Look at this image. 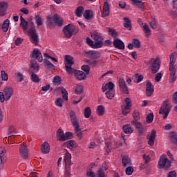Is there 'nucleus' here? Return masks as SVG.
Masks as SVG:
<instances>
[{
  "label": "nucleus",
  "instance_id": "obj_61",
  "mask_svg": "<svg viewBox=\"0 0 177 177\" xmlns=\"http://www.w3.org/2000/svg\"><path fill=\"white\" fill-rule=\"evenodd\" d=\"M64 160L66 164H68L71 161V154L70 153H66L64 157Z\"/></svg>",
  "mask_w": 177,
  "mask_h": 177
},
{
  "label": "nucleus",
  "instance_id": "obj_30",
  "mask_svg": "<svg viewBox=\"0 0 177 177\" xmlns=\"http://www.w3.org/2000/svg\"><path fill=\"white\" fill-rule=\"evenodd\" d=\"M169 139L171 143L174 145H177V133L172 131L169 133Z\"/></svg>",
  "mask_w": 177,
  "mask_h": 177
},
{
  "label": "nucleus",
  "instance_id": "obj_38",
  "mask_svg": "<svg viewBox=\"0 0 177 177\" xmlns=\"http://www.w3.org/2000/svg\"><path fill=\"white\" fill-rule=\"evenodd\" d=\"M82 12H84V7L83 6H79L75 10V16L77 17H82Z\"/></svg>",
  "mask_w": 177,
  "mask_h": 177
},
{
  "label": "nucleus",
  "instance_id": "obj_62",
  "mask_svg": "<svg viewBox=\"0 0 177 177\" xmlns=\"http://www.w3.org/2000/svg\"><path fill=\"white\" fill-rule=\"evenodd\" d=\"M143 160H145V164H149L150 162V156L144 154L143 155Z\"/></svg>",
  "mask_w": 177,
  "mask_h": 177
},
{
  "label": "nucleus",
  "instance_id": "obj_41",
  "mask_svg": "<svg viewBox=\"0 0 177 177\" xmlns=\"http://www.w3.org/2000/svg\"><path fill=\"white\" fill-rule=\"evenodd\" d=\"M30 79L32 82H35V84H37V82H39L41 80H39V77H38V75L35 74L34 73H32L30 75Z\"/></svg>",
  "mask_w": 177,
  "mask_h": 177
},
{
  "label": "nucleus",
  "instance_id": "obj_64",
  "mask_svg": "<svg viewBox=\"0 0 177 177\" xmlns=\"http://www.w3.org/2000/svg\"><path fill=\"white\" fill-rule=\"evenodd\" d=\"M167 177H176V171H171L168 173Z\"/></svg>",
  "mask_w": 177,
  "mask_h": 177
},
{
  "label": "nucleus",
  "instance_id": "obj_22",
  "mask_svg": "<svg viewBox=\"0 0 177 177\" xmlns=\"http://www.w3.org/2000/svg\"><path fill=\"white\" fill-rule=\"evenodd\" d=\"M6 10H8V3L5 1L0 2V16L1 17L5 16Z\"/></svg>",
  "mask_w": 177,
  "mask_h": 177
},
{
  "label": "nucleus",
  "instance_id": "obj_4",
  "mask_svg": "<svg viewBox=\"0 0 177 177\" xmlns=\"http://www.w3.org/2000/svg\"><path fill=\"white\" fill-rule=\"evenodd\" d=\"M172 162L167 158V155H162L158 161L159 168H162L165 171L171 168Z\"/></svg>",
  "mask_w": 177,
  "mask_h": 177
},
{
  "label": "nucleus",
  "instance_id": "obj_7",
  "mask_svg": "<svg viewBox=\"0 0 177 177\" xmlns=\"http://www.w3.org/2000/svg\"><path fill=\"white\" fill-rule=\"evenodd\" d=\"M91 38L96 41L94 43V49H99V48H102L103 46V37L99 32L95 31L91 34Z\"/></svg>",
  "mask_w": 177,
  "mask_h": 177
},
{
  "label": "nucleus",
  "instance_id": "obj_21",
  "mask_svg": "<svg viewBox=\"0 0 177 177\" xmlns=\"http://www.w3.org/2000/svg\"><path fill=\"white\" fill-rule=\"evenodd\" d=\"M6 149L3 147H0V161L4 164L6 162Z\"/></svg>",
  "mask_w": 177,
  "mask_h": 177
},
{
  "label": "nucleus",
  "instance_id": "obj_40",
  "mask_svg": "<svg viewBox=\"0 0 177 177\" xmlns=\"http://www.w3.org/2000/svg\"><path fill=\"white\" fill-rule=\"evenodd\" d=\"M15 133H16V128H15V127L12 125L9 126L8 129V135L10 136H14Z\"/></svg>",
  "mask_w": 177,
  "mask_h": 177
},
{
  "label": "nucleus",
  "instance_id": "obj_5",
  "mask_svg": "<svg viewBox=\"0 0 177 177\" xmlns=\"http://www.w3.org/2000/svg\"><path fill=\"white\" fill-rule=\"evenodd\" d=\"M56 136L57 140H59V142H65V140H68V139H71V138H73V133L66 132L64 134L63 129H59L57 131Z\"/></svg>",
  "mask_w": 177,
  "mask_h": 177
},
{
  "label": "nucleus",
  "instance_id": "obj_20",
  "mask_svg": "<svg viewBox=\"0 0 177 177\" xmlns=\"http://www.w3.org/2000/svg\"><path fill=\"white\" fill-rule=\"evenodd\" d=\"M30 64L31 66L29 69L30 73H38V71H39V64H38L35 60H32Z\"/></svg>",
  "mask_w": 177,
  "mask_h": 177
},
{
  "label": "nucleus",
  "instance_id": "obj_19",
  "mask_svg": "<svg viewBox=\"0 0 177 177\" xmlns=\"http://www.w3.org/2000/svg\"><path fill=\"white\" fill-rule=\"evenodd\" d=\"M154 93V86L150 82H147L146 95L147 96H151Z\"/></svg>",
  "mask_w": 177,
  "mask_h": 177
},
{
  "label": "nucleus",
  "instance_id": "obj_9",
  "mask_svg": "<svg viewBox=\"0 0 177 177\" xmlns=\"http://www.w3.org/2000/svg\"><path fill=\"white\" fill-rule=\"evenodd\" d=\"M171 112V105L168 103V101H165L162 104L159 111V114H162L164 120L168 117V114Z\"/></svg>",
  "mask_w": 177,
  "mask_h": 177
},
{
  "label": "nucleus",
  "instance_id": "obj_13",
  "mask_svg": "<svg viewBox=\"0 0 177 177\" xmlns=\"http://www.w3.org/2000/svg\"><path fill=\"white\" fill-rule=\"evenodd\" d=\"M19 152L24 160H26V158L28 157V149L26 145L21 144L19 147Z\"/></svg>",
  "mask_w": 177,
  "mask_h": 177
},
{
  "label": "nucleus",
  "instance_id": "obj_49",
  "mask_svg": "<svg viewBox=\"0 0 177 177\" xmlns=\"http://www.w3.org/2000/svg\"><path fill=\"white\" fill-rule=\"evenodd\" d=\"M91 114H92V111L90 107H86L84 109V117L85 118H89L91 117Z\"/></svg>",
  "mask_w": 177,
  "mask_h": 177
},
{
  "label": "nucleus",
  "instance_id": "obj_16",
  "mask_svg": "<svg viewBox=\"0 0 177 177\" xmlns=\"http://www.w3.org/2000/svg\"><path fill=\"white\" fill-rule=\"evenodd\" d=\"M113 45L116 49H120L121 50L125 49V44L120 39H115L113 42Z\"/></svg>",
  "mask_w": 177,
  "mask_h": 177
},
{
  "label": "nucleus",
  "instance_id": "obj_35",
  "mask_svg": "<svg viewBox=\"0 0 177 177\" xmlns=\"http://www.w3.org/2000/svg\"><path fill=\"white\" fill-rule=\"evenodd\" d=\"M123 131L124 133H132L133 128L130 124H126L123 126Z\"/></svg>",
  "mask_w": 177,
  "mask_h": 177
},
{
  "label": "nucleus",
  "instance_id": "obj_15",
  "mask_svg": "<svg viewBox=\"0 0 177 177\" xmlns=\"http://www.w3.org/2000/svg\"><path fill=\"white\" fill-rule=\"evenodd\" d=\"M69 115L73 127H77L80 125V123L78 122V118H77V115H75V112L74 111H71Z\"/></svg>",
  "mask_w": 177,
  "mask_h": 177
},
{
  "label": "nucleus",
  "instance_id": "obj_18",
  "mask_svg": "<svg viewBox=\"0 0 177 177\" xmlns=\"http://www.w3.org/2000/svg\"><path fill=\"white\" fill-rule=\"evenodd\" d=\"M110 15V5H109V2L105 1L104 3V7L102 9V17H107Z\"/></svg>",
  "mask_w": 177,
  "mask_h": 177
},
{
  "label": "nucleus",
  "instance_id": "obj_23",
  "mask_svg": "<svg viewBox=\"0 0 177 177\" xmlns=\"http://www.w3.org/2000/svg\"><path fill=\"white\" fill-rule=\"evenodd\" d=\"M131 125H133V127H136V128H137V129H138V132L140 133V135H142L143 134V126L142 125V124L139 122H138V120H132L131 122Z\"/></svg>",
  "mask_w": 177,
  "mask_h": 177
},
{
  "label": "nucleus",
  "instance_id": "obj_42",
  "mask_svg": "<svg viewBox=\"0 0 177 177\" xmlns=\"http://www.w3.org/2000/svg\"><path fill=\"white\" fill-rule=\"evenodd\" d=\"M107 99L111 100L113 97H114V95H115V91L114 90L108 91L105 93Z\"/></svg>",
  "mask_w": 177,
  "mask_h": 177
},
{
  "label": "nucleus",
  "instance_id": "obj_47",
  "mask_svg": "<svg viewBox=\"0 0 177 177\" xmlns=\"http://www.w3.org/2000/svg\"><path fill=\"white\" fill-rule=\"evenodd\" d=\"M67 147L71 150H73V149L77 147V143H75V141L74 140H71L67 143Z\"/></svg>",
  "mask_w": 177,
  "mask_h": 177
},
{
  "label": "nucleus",
  "instance_id": "obj_56",
  "mask_svg": "<svg viewBox=\"0 0 177 177\" xmlns=\"http://www.w3.org/2000/svg\"><path fill=\"white\" fill-rule=\"evenodd\" d=\"M1 80L2 81H8L9 80V75L5 71H1Z\"/></svg>",
  "mask_w": 177,
  "mask_h": 177
},
{
  "label": "nucleus",
  "instance_id": "obj_14",
  "mask_svg": "<svg viewBox=\"0 0 177 177\" xmlns=\"http://www.w3.org/2000/svg\"><path fill=\"white\" fill-rule=\"evenodd\" d=\"M73 73H74L75 77L79 81H82V80H85V78H86V73L82 71L74 69Z\"/></svg>",
  "mask_w": 177,
  "mask_h": 177
},
{
  "label": "nucleus",
  "instance_id": "obj_37",
  "mask_svg": "<svg viewBox=\"0 0 177 177\" xmlns=\"http://www.w3.org/2000/svg\"><path fill=\"white\" fill-rule=\"evenodd\" d=\"M75 128V132L77 138L81 139L82 138V132L81 131V128L80 127V124L77 126L73 127Z\"/></svg>",
  "mask_w": 177,
  "mask_h": 177
},
{
  "label": "nucleus",
  "instance_id": "obj_44",
  "mask_svg": "<svg viewBox=\"0 0 177 177\" xmlns=\"http://www.w3.org/2000/svg\"><path fill=\"white\" fill-rule=\"evenodd\" d=\"M141 81H143V76L142 75H139L138 73L134 75V82H136V84H139V82H141Z\"/></svg>",
  "mask_w": 177,
  "mask_h": 177
},
{
  "label": "nucleus",
  "instance_id": "obj_31",
  "mask_svg": "<svg viewBox=\"0 0 177 177\" xmlns=\"http://www.w3.org/2000/svg\"><path fill=\"white\" fill-rule=\"evenodd\" d=\"M135 6H138L140 10H145V3L142 2V0H131Z\"/></svg>",
  "mask_w": 177,
  "mask_h": 177
},
{
  "label": "nucleus",
  "instance_id": "obj_33",
  "mask_svg": "<svg viewBox=\"0 0 177 177\" xmlns=\"http://www.w3.org/2000/svg\"><path fill=\"white\" fill-rule=\"evenodd\" d=\"M9 24H10V21H9V19H6L3 21L1 26L3 32H8V30H9Z\"/></svg>",
  "mask_w": 177,
  "mask_h": 177
},
{
  "label": "nucleus",
  "instance_id": "obj_59",
  "mask_svg": "<svg viewBox=\"0 0 177 177\" xmlns=\"http://www.w3.org/2000/svg\"><path fill=\"white\" fill-rule=\"evenodd\" d=\"M97 175L98 177H106V173L103 169H99Z\"/></svg>",
  "mask_w": 177,
  "mask_h": 177
},
{
  "label": "nucleus",
  "instance_id": "obj_54",
  "mask_svg": "<svg viewBox=\"0 0 177 177\" xmlns=\"http://www.w3.org/2000/svg\"><path fill=\"white\" fill-rule=\"evenodd\" d=\"M124 102L126 103V106H124V109L126 110H129L131 109V99L129 97H126L124 100Z\"/></svg>",
  "mask_w": 177,
  "mask_h": 177
},
{
  "label": "nucleus",
  "instance_id": "obj_32",
  "mask_svg": "<svg viewBox=\"0 0 177 177\" xmlns=\"http://www.w3.org/2000/svg\"><path fill=\"white\" fill-rule=\"evenodd\" d=\"M122 162L124 167H130V165H132V163L131 162V159L128 156H124L122 158Z\"/></svg>",
  "mask_w": 177,
  "mask_h": 177
},
{
  "label": "nucleus",
  "instance_id": "obj_63",
  "mask_svg": "<svg viewBox=\"0 0 177 177\" xmlns=\"http://www.w3.org/2000/svg\"><path fill=\"white\" fill-rule=\"evenodd\" d=\"M133 172V168H132V167L129 166L126 169V174H127V175H132Z\"/></svg>",
  "mask_w": 177,
  "mask_h": 177
},
{
  "label": "nucleus",
  "instance_id": "obj_46",
  "mask_svg": "<svg viewBox=\"0 0 177 177\" xmlns=\"http://www.w3.org/2000/svg\"><path fill=\"white\" fill-rule=\"evenodd\" d=\"M44 66L48 68H53V67H55V65H53V64H52V62L48 59L44 60Z\"/></svg>",
  "mask_w": 177,
  "mask_h": 177
},
{
  "label": "nucleus",
  "instance_id": "obj_52",
  "mask_svg": "<svg viewBox=\"0 0 177 177\" xmlns=\"http://www.w3.org/2000/svg\"><path fill=\"white\" fill-rule=\"evenodd\" d=\"M60 82H62V79L59 76H55L53 78V85H60Z\"/></svg>",
  "mask_w": 177,
  "mask_h": 177
},
{
  "label": "nucleus",
  "instance_id": "obj_27",
  "mask_svg": "<svg viewBox=\"0 0 177 177\" xmlns=\"http://www.w3.org/2000/svg\"><path fill=\"white\" fill-rule=\"evenodd\" d=\"M123 20H124V24H123L124 27L127 30H129V31H131V30H132V24H131V19H129V18L128 17H124Z\"/></svg>",
  "mask_w": 177,
  "mask_h": 177
},
{
  "label": "nucleus",
  "instance_id": "obj_57",
  "mask_svg": "<svg viewBox=\"0 0 177 177\" xmlns=\"http://www.w3.org/2000/svg\"><path fill=\"white\" fill-rule=\"evenodd\" d=\"M20 27L23 28L24 31H27L28 28V22H27V21H26L25 22H21Z\"/></svg>",
  "mask_w": 177,
  "mask_h": 177
},
{
  "label": "nucleus",
  "instance_id": "obj_45",
  "mask_svg": "<svg viewBox=\"0 0 177 177\" xmlns=\"http://www.w3.org/2000/svg\"><path fill=\"white\" fill-rule=\"evenodd\" d=\"M82 91H84V86H82V85L77 84L75 86V92L77 95H81V93H82Z\"/></svg>",
  "mask_w": 177,
  "mask_h": 177
},
{
  "label": "nucleus",
  "instance_id": "obj_25",
  "mask_svg": "<svg viewBox=\"0 0 177 177\" xmlns=\"http://www.w3.org/2000/svg\"><path fill=\"white\" fill-rule=\"evenodd\" d=\"M156 130H152L150 136L148 138V145L154 146V140H156Z\"/></svg>",
  "mask_w": 177,
  "mask_h": 177
},
{
  "label": "nucleus",
  "instance_id": "obj_10",
  "mask_svg": "<svg viewBox=\"0 0 177 177\" xmlns=\"http://www.w3.org/2000/svg\"><path fill=\"white\" fill-rule=\"evenodd\" d=\"M118 84L120 92L124 93V95H128L129 93V91L128 90V86H127V83H125L124 78L120 77L118 80Z\"/></svg>",
  "mask_w": 177,
  "mask_h": 177
},
{
  "label": "nucleus",
  "instance_id": "obj_50",
  "mask_svg": "<svg viewBox=\"0 0 177 177\" xmlns=\"http://www.w3.org/2000/svg\"><path fill=\"white\" fill-rule=\"evenodd\" d=\"M132 44L133 45L134 48H137L138 49H139V48H140V46H141L140 41H139V39H133Z\"/></svg>",
  "mask_w": 177,
  "mask_h": 177
},
{
  "label": "nucleus",
  "instance_id": "obj_29",
  "mask_svg": "<svg viewBox=\"0 0 177 177\" xmlns=\"http://www.w3.org/2000/svg\"><path fill=\"white\" fill-rule=\"evenodd\" d=\"M169 59V68H176V66H175V62H176V58H175V53L170 55Z\"/></svg>",
  "mask_w": 177,
  "mask_h": 177
},
{
  "label": "nucleus",
  "instance_id": "obj_58",
  "mask_svg": "<svg viewBox=\"0 0 177 177\" xmlns=\"http://www.w3.org/2000/svg\"><path fill=\"white\" fill-rule=\"evenodd\" d=\"M82 70L83 71H84V74H86V75H88V74H89V71L91 70V68L89 67V66L88 65H84L82 66Z\"/></svg>",
  "mask_w": 177,
  "mask_h": 177
},
{
  "label": "nucleus",
  "instance_id": "obj_28",
  "mask_svg": "<svg viewBox=\"0 0 177 177\" xmlns=\"http://www.w3.org/2000/svg\"><path fill=\"white\" fill-rule=\"evenodd\" d=\"M83 16L86 20H92V19H93V11L91 10H86L83 14Z\"/></svg>",
  "mask_w": 177,
  "mask_h": 177
},
{
  "label": "nucleus",
  "instance_id": "obj_36",
  "mask_svg": "<svg viewBox=\"0 0 177 177\" xmlns=\"http://www.w3.org/2000/svg\"><path fill=\"white\" fill-rule=\"evenodd\" d=\"M15 77L17 82H22L24 80V77H23V74L20 72H17L15 73Z\"/></svg>",
  "mask_w": 177,
  "mask_h": 177
},
{
  "label": "nucleus",
  "instance_id": "obj_60",
  "mask_svg": "<svg viewBox=\"0 0 177 177\" xmlns=\"http://www.w3.org/2000/svg\"><path fill=\"white\" fill-rule=\"evenodd\" d=\"M36 24H37V26H42L43 23H42V18H41V16L36 15Z\"/></svg>",
  "mask_w": 177,
  "mask_h": 177
},
{
  "label": "nucleus",
  "instance_id": "obj_6",
  "mask_svg": "<svg viewBox=\"0 0 177 177\" xmlns=\"http://www.w3.org/2000/svg\"><path fill=\"white\" fill-rule=\"evenodd\" d=\"M64 64L66 71L68 72V74H73L74 73V68H73V64H74V58L71 55H66Z\"/></svg>",
  "mask_w": 177,
  "mask_h": 177
},
{
  "label": "nucleus",
  "instance_id": "obj_53",
  "mask_svg": "<svg viewBox=\"0 0 177 177\" xmlns=\"http://www.w3.org/2000/svg\"><path fill=\"white\" fill-rule=\"evenodd\" d=\"M61 91L62 93L63 99H64V100H68V93H67V91H66V88H61Z\"/></svg>",
  "mask_w": 177,
  "mask_h": 177
},
{
  "label": "nucleus",
  "instance_id": "obj_39",
  "mask_svg": "<svg viewBox=\"0 0 177 177\" xmlns=\"http://www.w3.org/2000/svg\"><path fill=\"white\" fill-rule=\"evenodd\" d=\"M96 113L97 115L102 116L104 114V106L103 105H99L97 106Z\"/></svg>",
  "mask_w": 177,
  "mask_h": 177
},
{
  "label": "nucleus",
  "instance_id": "obj_51",
  "mask_svg": "<svg viewBox=\"0 0 177 177\" xmlns=\"http://www.w3.org/2000/svg\"><path fill=\"white\" fill-rule=\"evenodd\" d=\"M57 107H63V99L58 97L55 101Z\"/></svg>",
  "mask_w": 177,
  "mask_h": 177
},
{
  "label": "nucleus",
  "instance_id": "obj_8",
  "mask_svg": "<svg viewBox=\"0 0 177 177\" xmlns=\"http://www.w3.org/2000/svg\"><path fill=\"white\" fill-rule=\"evenodd\" d=\"M29 25H30L31 28L28 31V32L30 35L31 43L35 44V45H38V35H37V30H35V28H34V22H30Z\"/></svg>",
  "mask_w": 177,
  "mask_h": 177
},
{
  "label": "nucleus",
  "instance_id": "obj_17",
  "mask_svg": "<svg viewBox=\"0 0 177 177\" xmlns=\"http://www.w3.org/2000/svg\"><path fill=\"white\" fill-rule=\"evenodd\" d=\"M169 71H170L169 82V84H172V82H175L177 79L176 68H169Z\"/></svg>",
  "mask_w": 177,
  "mask_h": 177
},
{
  "label": "nucleus",
  "instance_id": "obj_26",
  "mask_svg": "<svg viewBox=\"0 0 177 177\" xmlns=\"http://www.w3.org/2000/svg\"><path fill=\"white\" fill-rule=\"evenodd\" d=\"M41 150L43 154H48V153H49V151H50L49 143L45 142L44 144H42Z\"/></svg>",
  "mask_w": 177,
  "mask_h": 177
},
{
  "label": "nucleus",
  "instance_id": "obj_1",
  "mask_svg": "<svg viewBox=\"0 0 177 177\" xmlns=\"http://www.w3.org/2000/svg\"><path fill=\"white\" fill-rule=\"evenodd\" d=\"M147 66L151 68L152 74H156L158 73V70L161 67V60H160V58H151L147 61Z\"/></svg>",
  "mask_w": 177,
  "mask_h": 177
},
{
  "label": "nucleus",
  "instance_id": "obj_24",
  "mask_svg": "<svg viewBox=\"0 0 177 177\" xmlns=\"http://www.w3.org/2000/svg\"><path fill=\"white\" fill-rule=\"evenodd\" d=\"M102 89V92H106V91H114V83L109 82L105 84H103Z\"/></svg>",
  "mask_w": 177,
  "mask_h": 177
},
{
  "label": "nucleus",
  "instance_id": "obj_11",
  "mask_svg": "<svg viewBox=\"0 0 177 177\" xmlns=\"http://www.w3.org/2000/svg\"><path fill=\"white\" fill-rule=\"evenodd\" d=\"M30 57L32 59H37L39 63H42L44 61V57H42V53L38 48H35L30 53Z\"/></svg>",
  "mask_w": 177,
  "mask_h": 177
},
{
  "label": "nucleus",
  "instance_id": "obj_3",
  "mask_svg": "<svg viewBox=\"0 0 177 177\" xmlns=\"http://www.w3.org/2000/svg\"><path fill=\"white\" fill-rule=\"evenodd\" d=\"M13 96V88L10 86L6 87L3 91L0 92V102L1 103H3L5 100L8 102V100H10V97Z\"/></svg>",
  "mask_w": 177,
  "mask_h": 177
},
{
  "label": "nucleus",
  "instance_id": "obj_43",
  "mask_svg": "<svg viewBox=\"0 0 177 177\" xmlns=\"http://www.w3.org/2000/svg\"><path fill=\"white\" fill-rule=\"evenodd\" d=\"M90 57H91V59H99V57H100V53L98 51H91Z\"/></svg>",
  "mask_w": 177,
  "mask_h": 177
},
{
  "label": "nucleus",
  "instance_id": "obj_34",
  "mask_svg": "<svg viewBox=\"0 0 177 177\" xmlns=\"http://www.w3.org/2000/svg\"><path fill=\"white\" fill-rule=\"evenodd\" d=\"M142 28H143V31L145 34V36L147 37V38H149V37H150V35H151V30H150V28H149V25L145 24L142 26Z\"/></svg>",
  "mask_w": 177,
  "mask_h": 177
},
{
  "label": "nucleus",
  "instance_id": "obj_12",
  "mask_svg": "<svg viewBox=\"0 0 177 177\" xmlns=\"http://www.w3.org/2000/svg\"><path fill=\"white\" fill-rule=\"evenodd\" d=\"M49 23L50 26H53V23L58 26H63V19L59 15H54L53 17L49 18Z\"/></svg>",
  "mask_w": 177,
  "mask_h": 177
},
{
  "label": "nucleus",
  "instance_id": "obj_2",
  "mask_svg": "<svg viewBox=\"0 0 177 177\" xmlns=\"http://www.w3.org/2000/svg\"><path fill=\"white\" fill-rule=\"evenodd\" d=\"M78 28L73 24L65 26L63 29L64 34L66 38H71L73 35L78 34Z\"/></svg>",
  "mask_w": 177,
  "mask_h": 177
},
{
  "label": "nucleus",
  "instance_id": "obj_48",
  "mask_svg": "<svg viewBox=\"0 0 177 177\" xmlns=\"http://www.w3.org/2000/svg\"><path fill=\"white\" fill-rule=\"evenodd\" d=\"M133 118L134 119V121L140 120V114L139 113V111L135 110L133 112Z\"/></svg>",
  "mask_w": 177,
  "mask_h": 177
},
{
  "label": "nucleus",
  "instance_id": "obj_55",
  "mask_svg": "<svg viewBox=\"0 0 177 177\" xmlns=\"http://www.w3.org/2000/svg\"><path fill=\"white\" fill-rule=\"evenodd\" d=\"M153 120H154V115L153 113L148 114L147 116V122L148 124H151V122H153Z\"/></svg>",
  "mask_w": 177,
  "mask_h": 177
}]
</instances>
